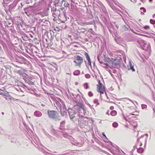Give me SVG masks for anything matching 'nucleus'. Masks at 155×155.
I'll return each instance as SVG.
<instances>
[{
	"instance_id": "53",
	"label": "nucleus",
	"mask_w": 155,
	"mask_h": 155,
	"mask_svg": "<svg viewBox=\"0 0 155 155\" xmlns=\"http://www.w3.org/2000/svg\"><path fill=\"white\" fill-rule=\"evenodd\" d=\"M116 27L117 28H119V26H118V25H116Z\"/></svg>"
},
{
	"instance_id": "64",
	"label": "nucleus",
	"mask_w": 155,
	"mask_h": 155,
	"mask_svg": "<svg viewBox=\"0 0 155 155\" xmlns=\"http://www.w3.org/2000/svg\"><path fill=\"white\" fill-rule=\"evenodd\" d=\"M142 145V143H140V146H141Z\"/></svg>"
},
{
	"instance_id": "17",
	"label": "nucleus",
	"mask_w": 155,
	"mask_h": 155,
	"mask_svg": "<svg viewBox=\"0 0 155 155\" xmlns=\"http://www.w3.org/2000/svg\"><path fill=\"white\" fill-rule=\"evenodd\" d=\"M113 64H114L115 65H119V62L117 60L115 59L114 61Z\"/></svg>"
},
{
	"instance_id": "16",
	"label": "nucleus",
	"mask_w": 155,
	"mask_h": 155,
	"mask_svg": "<svg viewBox=\"0 0 155 155\" xmlns=\"http://www.w3.org/2000/svg\"><path fill=\"white\" fill-rule=\"evenodd\" d=\"M117 114V112L114 110L110 112V115L112 116H115Z\"/></svg>"
},
{
	"instance_id": "57",
	"label": "nucleus",
	"mask_w": 155,
	"mask_h": 155,
	"mask_svg": "<svg viewBox=\"0 0 155 155\" xmlns=\"http://www.w3.org/2000/svg\"><path fill=\"white\" fill-rule=\"evenodd\" d=\"M91 17L93 18V16L92 15H91Z\"/></svg>"
},
{
	"instance_id": "24",
	"label": "nucleus",
	"mask_w": 155,
	"mask_h": 155,
	"mask_svg": "<svg viewBox=\"0 0 155 155\" xmlns=\"http://www.w3.org/2000/svg\"><path fill=\"white\" fill-rule=\"evenodd\" d=\"M93 24V22L92 21H89V22H86L85 23V24L86 25H92Z\"/></svg>"
},
{
	"instance_id": "21",
	"label": "nucleus",
	"mask_w": 155,
	"mask_h": 155,
	"mask_svg": "<svg viewBox=\"0 0 155 155\" xmlns=\"http://www.w3.org/2000/svg\"><path fill=\"white\" fill-rule=\"evenodd\" d=\"M84 86L85 89H87L89 88L88 83H86L84 84Z\"/></svg>"
},
{
	"instance_id": "35",
	"label": "nucleus",
	"mask_w": 155,
	"mask_h": 155,
	"mask_svg": "<svg viewBox=\"0 0 155 155\" xmlns=\"http://www.w3.org/2000/svg\"><path fill=\"white\" fill-rule=\"evenodd\" d=\"M49 42H48V45H49L50 46L52 45V43L51 41L50 40H49Z\"/></svg>"
},
{
	"instance_id": "26",
	"label": "nucleus",
	"mask_w": 155,
	"mask_h": 155,
	"mask_svg": "<svg viewBox=\"0 0 155 155\" xmlns=\"http://www.w3.org/2000/svg\"><path fill=\"white\" fill-rule=\"evenodd\" d=\"M150 22L151 24L153 25L155 24V20H153L152 19H150Z\"/></svg>"
},
{
	"instance_id": "32",
	"label": "nucleus",
	"mask_w": 155,
	"mask_h": 155,
	"mask_svg": "<svg viewBox=\"0 0 155 155\" xmlns=\"http://www.w3.org/2000/svg\"><path fill=\"white\" fill-rule=\"evenodd\" d=\"M24 86L26 87L29 91H33V90L31 89V88L25 85L24 84Z\"/></svg>"
},
{
	"instance_id": "1",
	"label": "nucleus",
	"mask_w": 155,
	"mask_h": 155,
	"mask_svg": "<svg viewBox=\"0 0 155 155\" xmlns=\"http://www.w3.org/2000/svg\"><path fill=\"white\" fill-rule=\"evenodd\" d=\"M74 110L70 109L68 110L69 117L71 120L76 124H77L81 117L85 115L86 109L84 106L81 104L74 105Z\"/></svg>"
},
{
	"instance_id": "8",
	"label": "nucleus",
	"mask_w": 155,
	"mask_h": 155,
	"mask_svg": "<svg viewBox=\"0 0 155 155\" xmlns=\"http://www.w3.org/2000/svg\"><path fill=\"white\" fill-rule=\"evenodd\" d=\"M64 6V7H65L66 8L67 7H69L70 6V5L68 2H66L64 0L62 1V3L61 4V7Z\"/></svg>"
},
{
	"instance_id": "47",
	"label": "nucleus",
	"mask_w": 155,
	"mask_h": 155,
	"mask_svg": "<svg viewBox=\"0 0 155 155\" xmlns=\"http://www.w3.org/2000/svg\"><path fill=\"white\" fill-rule=\"evenodd\" d=\"M68 154H69L68 153H64V154H63L62 155H68Z\"/></svg>"
},
{
	"instance_id": "58",
	"label": "nucleus",
	"mask_w": 155,
	"mask_h": 155,
	"mask_svg": "<svg viewBox=\"0 0 155 155\" xmlns=\"http://www.w3.org/2000/svg\"><path fill=\"white\" fill-rule=\"evenodd\" d=\"M145 143H146V141H147V139H145Z\"/></svg>"
},
{
	"instance_id": "30",
	"label": "nucleus",
	"mask_w": 155,
	"mask_h": 155,
	"mask_svg": "<svg viewBox=\"0 0 155 155\" xmlns=\"http://www.w3.org/2000/svg\"><path fill=\"white\" fill-rule=\"evenodd\" d=\"M85 77L87 78H89L91 77V75L89 74H86L85 75Z\"/></svg>"
},
{
	"instance_id": "11",
	"label": "nucleus",
	"mask_w": 155,
	"mask_h": 155,
	"mask_svg": "<svg viewBox=\"0 0 155 155\" xmlns=\"http://www.w3.org/2000/svg\"><path fill=\"white\" fill-rule=\"evenodd\" d=\"M21 35H24L22 37V38H23V39L24 40H25L24 39V38H25V37H26V39H28L29 37H28V36L24 32H21Z\"/></svg>"
},
{
	"instance_id": "20",
	"label": "nucleus",
	"mask_w": 155,
	"mask_h": 155,
	"mask_svg": "<svg viewBox=\"0 0 155 155\" xmlns=\"http://www.w3.org/2000/svg\"><path fill=\"white\" fill-rule=\"evenodd\" d=\"M112 126L114 127H118V124L116 122H114L113 123Z\"/></svg>"
},
{
	"instance_id": "51",
	"label": "nucleus",
	"mask_w": 155,
	"mask_h": 155,
	"mask_svg": "<svg viewBox=\"0 0 155 155\" xmlns=\"http://www.w3.org/2000/svg\"><path fill=\"white\" fill-rule=\"evenodd\" d=\"M47 136H48V137L49 138H50V137H51V136L49 135V134H48Z\"/></svg>"
},
{
	"instance_id": "3",
	"label": "nucleus",
	"mask_w": 155,
	"mask_h": 155,
	"mask_svg": "<svg viewBox=\"0 0 155 155\" xmlns=\"http://www.w3.org/2000/svg\"><path fill=\"white\" fill-rule=\"evenodd\" d=\"M56 107L58 110L62 107L65 108V105L64 102L60 99H58V101L55 102Z\"/></svg>"
},
{
	"instance_id": "28",
	"label": "nucleus",
	"mask_w": 155,
	"mask_h": 155,
	"mask_svg": "<svg viewBox=\"0 0 155 155\" xmlns=\"http://www.w3.org/2000/svg\"><path fill=\"white\" fill-rule=\"evenodd\" d=\"M28 83L29 84H31V85H34V83L33 82L30 80H28Z\"/></svg>"
},
{
	"instance_id": "46",
	"label": "nucleus",
	"mask_w": 155,
	"mask_h": 155,
	"mask_svg": "<svg viewBox=\"0 0 155 155\" xmlns=\"http://www.w3.org/2000/svg\"><path fill=\"white\" fill-rule=\"evenodd\" d=\"M114 108V107L113 106H111L110 107V110H113V109Z\"/></svg>"
},
{
	"instance_id": "63",
	"label": "nucleus",
	"mask_w": 155,
	"mask_h": 155,
	"mask_svg": "<svg viewBox=\"0 0 155 155\" xmlns=\"http://www.w3.org/2000/svg\"><path fill=\"white\" fill-rule=\"evenodd\" d=\"M55 11L57 10V9H56V8H55Z\"/></svg>"
},
{
	"instance_id": "39",
	"label": "nucleus",
	"mask_w": 155,
	"mask_h": 155,
	"mask_svg": "<svg viewBox=\"0 0 155 155\" xmlns=\"http://www.w3.org/2000/svg\"><path fill=\"white\" fill-rule=\"evenodd\" d=\"M88 61V63L89 64L90 66L91 67V68L92 66H91V60Z\"/></svg>"
},
{
	"instance_id": "9",
	"label": "nucleus",
	"mask_w": 155,
	"mask_h": 155,
	"mask_svg": "<svg viewBox=\"0 0 155 155\" xmlns=\"http://www.w3.org/2000/svg\"><path fill=\"white\" fill-rule=\"evenodd\" d=\"M34 115L37 117H40L42 115V114L41 112L38 110L35 111L34 113Z\"/></svg>"
},
{
	"instance_id": "55",
	"label": "nucleus",
	"mask_w": 155,
	"mask_h": 155,
	"mask_svg": "<svg viewBox=\"0 0 155 155\" xmlns=\"http://www.w3.org/2000/svg\"><path fill=\"white\" fill-rule=\"evenodd\" d=\"M130 154H131V155H133V152H130Z\"/></svg>"
},
{
	"instance_id": "56",
	"label": "nucleus",
	"mask_w": 155,
	"mask_h": 155,
	"mask_svg": "<svg viewBox=\"0 0 155 155\" xmlns=\"http://www.w3.org/2000/svg\"><path fill=\"white\" fill-rule=\"evenodd\" d=\"M113 145H114V146H113V147H115V146L117 147V146L115 144Z\"/></svg>"
},
{
	"instance_id": "12",
	"label": "nucleus",
	"mask_w": 155,
	"mask_h": 155,
	"mask_svg": "<svg viewBox=\"0 0 155 155\" xmlns=\"http://www.w3.org/2000/svg\"><path fill=\"white\" fill-rule=\"evenodd\" d=\"M129 27V26L128 25H127V26L125 25H124L122 26V28L123 30L126 31L128 30V28Z\"/></svg>"
},
{
	"instance_id": "29",
	"label": "nucleus",
	"mask_w": 155,
	"mask_h": 155,
	"mask_svg": "<svg viewBox=\"0 0 155 155\" xmlns=\"http://www.w3.org/2000/svg\"><path fill=\"white\" fill-rule=\"evenodd\" d=\"M21 61H19L21 63H23V62H25V58H24L23 57H22L21 58Z\"/></svg>"
},
{
	"instance_id": "25",
	"label": "nucleus",
	"mask_w": 155,
	"mask_h": 155,
	"mask_svg": "<svg viewBox=\"0 0 155 155\" xmlns=\"http://www.w3.org/2000/svg\"><path fill=\"white\" fill-rule=\"evenodd\" d=\"M97 58L99 62H100V64H102L103 63H104L103 61H102L101 60H100V59L99 58V56H97Z\"/></svg>"
},
{
	"instance_id": "44",
	"label": "nucleus",
	"mask_w": 155,
	"mask_h": 155,
	"mask_svg": "<svg viewBox=\"0 0 155 155\" xmlns=\"http://www.w3.org/2000/svg\"><path fill=\"white\" fill-rule=\"evenodd\" d=\"M102 135H103L104 137L106 138V139H107V137H106V135H105V134H104V133H102Z\"/></svg>"
},
{
	"instance_id": "40",
	"label": "nucleus",
	"mask_w": 155,
	"mask_h": 155,
	"mask_svg": "<svg viewBox=\"0 0 155 155\" xmlns=\"http://www.w3.org/2000/svg\"><path fill=\"white\" fill-rule=\"evenodd\" d=\"M31 2V0H27V1H26V3L27 4H28L30 2Z\"/></svg>"
},
{
	"instance_id": "7",
	"label": "nucleus",
	"mask_w": 155,
	"mask_h": 155,
	"mask_svg": "<svg viewBox=\"0 0 155 155\" xmlns=\"http://www.w3.org/2000/svg\"><path fill=\"white\" fill-rule=\"evenodd\" d=\"M59 110H60L61 115L62 116L64 117L67 114V110L66 107L64 108L62 107Z\"/></svg>"
},
{
	"instance_id": "38",
	"label": "nucleus",
	"mask_w": 155,
	"mask_h": 155,
	"mask_svg": "<svg viewBox=\"0 0 155 155\" xmlns=\"http://www.w3.org/2000/svg\"><path fill=\"white\" fill-rule=\"evenodd\" d=\"M144 28L145 29H149L150 27L148 25H146L144 26Z\"/></svg>"
},
{
	"instance_id": "48",
	"label": "nucleus",
	"mask_w": 155,
	"mask_h": 155,
	"mask_svg": "<svg viewBox=\"0 0 155 155\" xmlns=\"http://www.w3.org/2000/svg\"><path fill=\"white\" fill-rule=\"evenodd\" d=\"M41 105L43 106V107H45V104H41Z\"/></svg>"
},
{
	"instance_id": "37",
	"label": "nucleus",
	"mask_w": 155,
	"mask_h": 155,
	"mask_svg": "<svg viewBox=\"0 0 155 155\" xmlns=\"http://www.w3.org/2000/svg\"><path fill=\"white\" fill-rule=\"evenodd\" d=\"M144 137V135H143V136H141V137H138V138L137 139V142H139V140H140V138H142L143 137Z\"/></svg>"
},
{
	"instance_id": "18",
	"label": "nucleus",
	"mask_w": 155,
	"mask_h": 155,
	"mask_svg": "<svg viewBox=\"0 0 155 155\" xmlns=\"http://www.w3.org/2000/svg\"><path fill=\"white\" fill-rule=\"evenodd\" d=\"M143 151V149L142 148H140L137 149V152L139 153H142Z\"/></svg>"
},
{
	"instance_id": "34",
	"label": "nucleus",
	"mask_w": 155,
	"mask_h": 155,
	"mask_svg": "<svg viewBox=\"0 0 155 155\" xmlns=\"http://www.w3.org/2000/svg\"><path fill=\"white\" fill-rule=\"evenodd\" d=\"M87 104L88 106L91 108V109L92 110V109H94V108L92 107V106L89 104Z\"/></svg>"
},
{
	"instance_id": "54",
	"label": "nucleus",
	"mask_w": 155,
	"mask_h": 155,
	"mask_svg": "<svg viewBox=\"0 0 155 155\" xmlns=\"http://www.w3.org/2000/svg\"><path fill=\"white\" fill-rule=\"evenodd\" d=\"M78 84V82H76L75 83V84L76 85H77Z\"/></svg>"
},
{
	"instance_id": "15",
	"label": "nucleus",
	"mask_w": 155,
	"mask_h": 155,
	"mask_svg": "<svg viewBox=\"0 0 155 155\" xmlns=\"http://www.w3.org/2000/svg\"><path fill=\"white\" fill-rule=\"evenodd\" d=\"M80 71L78 70L75 71L73 72V74L74 75H78L80 74Z\"/></svg>"
},
{
	"instance_id": "27",
	"label": "nucleus",
	"mask_w": 155,
	"mask_h": 155,
	"mask_svg": "<svg viewBox=\"0 0 155 155\" xmlns=\"http://www.w3.org/2000/svg\"><path fill=\"white\" fill-rule=\"evenodd\" d=\"M141 107L143 109H146L147 107V106L145 104H141Z\"/></svg>"
},
{
	"instance_id": "33",
	"label": "nucleus",
	"mask_w": 155,
	"mask_h": 155,
	"mask_svg": "<svg viewBox=\"0 0 155 155\" xmlns=\"http://www.w3.org/2000/svg\"><path fill=\"white\" fill-rule=\"evenodd\" d=\"M102 64H103V66L104 67H107V66H108V64H107L106 63H104V62Z\"/></svg>"
},
{
	"instance_id": "49",
	"label": "nucleus",
	"mask_w": 155,
	"mask_h": 155,
	"mask_svg": "<svg viewBox=\"0 0 155 155\" xmlns=\"http://www.w3.org/2000/svg\"><path fill=\"white\" fill-rule=\"evenodd\" d=\"M155 17V14L153 15L152 16V17L153 18H154Z\"/></svg>"
},
{
	"instance_id": "4",
	"label": "nucleus",
	"mask_w": 155,
	"mask_h": 155,
	"mask_svg": "<svg viewBox=\"0 0 155 155\" xmlns=\"http://www.w3.org/2000/svg\"><path fill=\"white\" fill-rule=\"evenodd\" d=\"M75 60L74 62L76 63V66L80 67L83 61V58L79 55H77L75 57Z\"/></svg>"
},
{
	"instance_id": "45",
	"label": "nucleus",
	"mask_w": 155,
	"mask_h": 155,
	"mask_svg": "<svg viewBox=\"0 0 155 155\" xmlns=\"http://www.w3.org/2000/svg\"><path fill=\"white\" fill-rule=\"evenodd\" d=\"M107 142H109L110 144L112 146H114V145H113V143L111 142V141H107Z\"/></svg>"
},
{
	"instance_id": "14",
	"label": "nucleus",
	"mask_w": 155,
	"mask_h": 155,
	"mask_svg": "<svg viewBox=\"0 0 155 155\" xmlns=\"http://www.w3.org/2000/svg\"><path fill=\"white\" fill-rule=\"evenodd\" d=\"M84 55L87 58V60L88 61L91 60L90 56L86 52H84Z\"/></svg>"
},
{
	"instance_id": "13",
	"label": "nucleus",
	"mask_w": 155,
	"mask_h": 155,
	"mask_svg": "<svg viewBox=\"0 0 155 155\" xmlns=\"http://www.w3.org/2000/svg\"><path fill=\"white\" fill-rule=\"evenodd\" d=\"M30 8L29 7L25 9V13L28 15V16L29 15L31 14L30 13L28 12V11H30Z\"/></svg>"
},
{
	"instance_id": "36",
	"label": "nucleus",
	"mask_w": 155,
	"mask_h": 155,
	"mask_svg": "<svg viewBox=\"0 0 155 155\" xmlns=\"http://www.w3.org/2000/svg\"><path fill=\"white\" fill-rule=\"evenodd\" d=\"M140 10H142V9H143V12H146V9L144 7H141L140 8Z\"/></svg>"
},
{
	"instance_id": "23",
	"label": "nucleus",
	"mask_w": 155,
	"mask_h": 155,
	"mask_svg": "<svg viewBox=\"0 0 155 155\" xmlns=\"http://www.w3.org/2000/svg\"><path fill=\"white\" fill-rule=\"evenodd\" d=\"M130 69L131 70L133 71H135V70L134 68V66L132 64H130Z\"/></svg>"
},
{
	"instance_id": "5",
	"label": "nucleus",
	"mask_w": 155,
	"mask_h": 155,
	"mask_svg": "<svg viewBox=\"0 0 155 155\" xmlns=\"http://www.w3.org/2000/svg\"><path fill=\"white\" fill-rule=\"evenodd\" d=\"M99 84L97 85V91L101 94H103L104 91V87L100 81H98Z\"/></svg>"
},
{
	"instance_id": "42",
	"label": "nucleus",
	"mask_w": 155,
	"mask_h": 155,
	"mask_svg": "<svg viewBox=\"0 0 155 155\" xmlns=\"http://www.w3.org/2000/svg\"><path fill=\"white\" fill-rule=\"evenodd\" d=\"M122 115L123 116V117H124V119L126 120H127V119L126 118V117H125V115H124V114H122Z\"/></svg>"
},
{
	"instance_id": "41",
	"label": "nucleus",
	"mask_w": 155,
	"mask_h": 155,
	"mask_svg": "<svg viewBox=\"0 0 155 155\" xmlns=\"http://www.w3.org/2000/svg\"><path fill=\"white\" fill-rule=\"evenodd\" d=\"M122 115L123 116V117H124V119L126 120H127V119L126 118V117H125V115H124V114H122Z\"/></svg>"
},
{
	"instance_id": "60",
	"label": "nucleus",
	"mask_w": 155,
	"mask_h": 155,
	"mask_svg": "<svg viewBox=\"0 0 155 155\" xmlns=\"http://www.w3.org/2000/svg\"><path fill=\"white\" fill-rule=\"evenodd\" d=\"M29 35H30L31 37H32V35L30 34Z\"/></svg>"
},
{
	"instance_id": "2",
	"label": "nucleus",
	"mask_w": 155,
	"mask_h": 155,
	"mask_svg": "<svg viewBox=\"0 0 155 155\" xmlns=\"http://www.w3.org/2000/svg\"><path fill=\"white\" fill-rule=\"evenodd\" d=\"M47 112L48 117L50 119L55 121L61 120L60 116L57 111L48 110L47 111Z\"/></svg>"
},
{
	"instance_id": "43",
	"label": "nucleus",
	"mask_w": 155,
	"mask_h": 155,
	"mask_svg": "<svg viewBox=\"0 0 155 155\" xmlns=\"http://www.w3.org/2000/svg\"><path fill=\"white\" fill-rule=\"evenodd\" d=\"M122 115L123 116V117H124V119L126 120H127V119L126 118V117H125V115H124V114H122Z\"/></svg>"
},
{
	"instance_id": "59",
	"label": "nucleus",
	"mask_w": 155,
	"mask_h": 155,
	"mask_svg": "<svg viewBox=\"0 0 155 155\" xmlns=\"http://www.w3.org/2000/svg\"><path fill=\"white\" fill-rule=\"evenodd\" d=\"M2 114L4 115V112H2Z\"/></svg>"
},
{
	"instance_id": "22",
	"label": "nucleus",
	"mask_w": 155,
	"mask_h": 155,
	"mask_svg": "<svg viewBox=\"0 0 155 155\" xmlns=\"http://www.w3.org/2000/svg\"><path fill=\"white\" fill-rule=\"evenodd\" d=\"M61 132L62 133V135L65 137L67 138L68 137V135L67 133L66 132H63L62 131H61Z\"/></svg>"
},
{
	"instance_id": "62",
	"label": "nucleus",
	"mask_w": 155,
	"mask_h": 155,
	"mask_svg": "<svg viewBox=\"0 0 155 155\" xmlns=\"http://www.w3.org/2000/svg\"><path fill=\"white\" fill-rule=\"evenodd\" d=\"M107 114H108V112H107L106 113Z\"/></svg>"
},
{
	"instance_id": "61",
	"label": "nucleus",
	"mask_w": 155,
	"mask_h": 155,
	"mask_svg": "<svg viewBox=\"0 0 155 155\" xmlns=\"http://www.w3.org/2000/svg\"><path fill=\"white\" fill-rule=\"evenodd\" d=\"M152 1V0H149V1L150 2H151V1Z\"/></svg>"
},
{
	"instance_id": "19",
	"label": "nucleus",
	"mask_w": 155,
	"mask_h": 155,
	"mask_svg": "<svg viewBox=\"0 0 155 155\" xmlns=\"http://www.w3.org/2000/svg\"><path fill=\"white\" fill-rule=\"evenodd\" d=\"M93 102L94 104H96V106H97L100 104L98 102V100L97 99H95L94 100Z\"/></svg>"
},
{
	"instance_id": "31",
	"label": "nucleus",
	"mask_w": 155,
	"mask_h": 155,
	"mask_svg": "<svg viewBox=\"0 0 155 155\" xmlns=\"http://www.w3.org/2000/svg\"><path fill=\"white\" fill-rule=\"evenodd\" d=\"M88 95L90 97H92L93 95V93L91 91H89L88 93Z\"/></svg>"
},
{
	"instance_id": "6",
	"label": "nucleus",
	"mask_w": 155,
	"mask_h": 155,
	"mask_svg": "<svg viewBox=\"0 0 155 155\" xmlns=\"http://www.w3.org/2000/svg\"><path fill=\"white\" fill-rule=\"evenodd\" d=\"M82 117H81V120H79L78 122L77 123L80 125L81 128H83L84 126L87 124V123L86 121L84 120Z\"/></svg>"
},
{
	"instance_id": "52",
	"label": "nucleus",
	"mask_w": 155,
	"mask_h": 155,
	"mask_svg": "<svg viewBox=\"0 0 155 155\" xmlns=\"http://www.w3.org/2000/svg\"><path fill=\"white\" fill-rule=\"evenodd\" d=\"M144 13H143V12H141V15H144Z\"/></svg>"
},
{
	"instance_id": "50",
	"label": "nucleus",
	"mask_w": 155,
	"mask_h": 155,
	"mask_svg": "<svg viewBox=\"0 0 155 155\" xmlns=\"http://www.w3.org/2000/svg\"><path fill=\"white\" fill-rule=\"evenodd\" d=\"M153 109L154 113H155V108H153Z\"/></svg>"
},
{
	"instance_id": "10",
	"label": "nucleus",
	"mask_w": 155,
	"mask_h": 155,
	"mask_svg": "<svg viewBox=\"0 0 155 155\" xmlns=\"http://www.w3.org/2000/svg\"><path fill=\"white\" fill-rule=\"evenodd\" d=\"M65 124V122L64 121H62L61 123L60 126V129L61 130H62L64 129V126Z\"/></svg>"
}]
</instances>
